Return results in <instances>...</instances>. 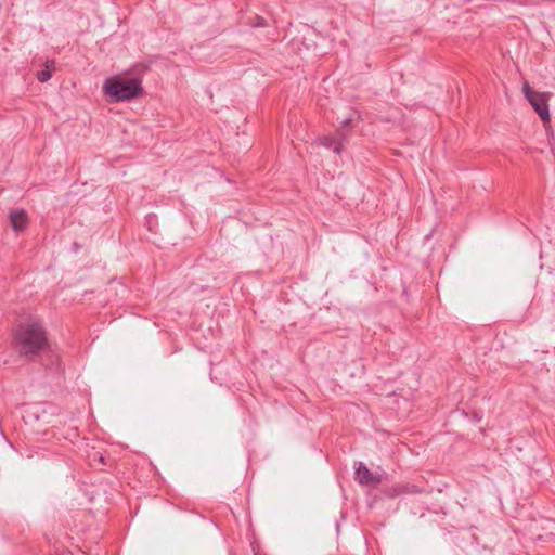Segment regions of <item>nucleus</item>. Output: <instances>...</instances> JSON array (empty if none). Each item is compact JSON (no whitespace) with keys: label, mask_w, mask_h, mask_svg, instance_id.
<instances>
[{"label":"nucleus","mask_w":555,"mask_h":555,"mask_svg":"<svg viewBox=\"0 0 555 555\" xmlns=\"http://www.w3.org/2000/svg\"><path fill=\"white\" fill-rule=\"evenodd\" d=\"M14 343L18 353L31 360L48 346L47 333L41 323L28 320L17 326Z\"/></svg>","instance_id":"f257e3e1"},{"label":"nucleus","mask_w":555,"mask_h":555,"mask_svg":"<svg viewBox=\"0 0 555 555\" xmlns=\"http://www.w3.org/2000/svg\"><path fill=\"white\" fill-rule=\"evenodd\" d=\"M102 89L111 103L128 102L143 94L142 81L138 77L112 76L105 79Z\"/></svg>","instance_id":"f03ea898"},{"label":"nucleus","mask_w":555,"mask_h":555,"mask_svg":"<svg viewBox=\"0 0 555 555\" xmlns=\"http://www.w3.org/2000/svg\"><path fill=\"white\" fill-rule=\"evenodd\" d=\"M524 94L530 105L533 107L535 113L539 115L543 122H547L551 120L550 111H548V96L550 93L546 92H538L531 89L528 82L524 83Z\"/></svg>","instance_id":"7ed1b4c3"},{"label":"nucleus","mask_w":555,"mask_h":555,"mask_svg":"<svg viewBox=\"0 0 555 555\" xmlns=\"http://www.w3.org/2000/svg\"><path fill=\"white\" fill-rule=\"evenodd\" d=\"M430 491H427L424 488H420L418 486L410 482H399L391 487H389L385 494L386 496L390 499H395L397 496L403 495V494H421V493H429Z\"/></svg>","instance_id":"20e7f679"},{"label":"nucleus","mask_w":555,"mask_h":555,"mask_svg":"<svg viewBox=\"0 0 555 555\" xmlns=\"http://www.w3.org/2000/svg\"><path fill=\"white\" fill-rule=\"evenodd\" d=\"M354 478L362 486H376L382 482V478L374 475L363 462L357 464Z\"/></svg>","instance_id":"39448f33"},{"label":"nucleus","mask_w":555,"mask_h":555,"mask_svg":"<svg viewBox=\"0 0 555 555\" xmlns=\"http://www.w3.org/2000/svg\"><path fill=\"white\" fill-rule=\"evenodd\" d=\"M9 217L11 227L15 232H22L27 228L28 216L24 209L12 210Z\"/></svg>","instance_id":"423d86ee"},{"label":"nucleus","mask_w":555,"mask_h":555,"mask_svg":"<svg viewBox=\"0 0 555 555\" xmlns=\"http://www.w3.org/2000/svg\"><path fill=\"white\" fill-rule=\"evenodd\" d=\"M356 119H359V114L354 109H350L348 115L344 117L341 120L337 118L340 125V127L337 129V134L340 138V140H346L348 138L349 131L347 128L350 127Z\"/></svg>","instance_id":"0eeeda50"},{"label":"nucleus","mask_w":555,"mask_h":555,"mask_svg":"<svg viewBox=\"0 0 555 555\" xmlns=\"http://www.w3.org/2000/svg\"><path fill=\"white\" fill-rule=\"evenodd\" d=\"M318 143L326 149H333L336 154H340L343 151V144L337 143L332 137H321L318 139Z\"/></svg>","instance_id":"6e6552de"},{"label":"nucleus","mask_w":555,"mask_h":555,"mask_svg":"<svg viewBox=\"0 0 555 555\" xmlns=\"http://www.w3.org/2000/svg\"><path fill=\"white\" fill-rule=\"evenodd\" d=\"M55 67V62L53 60L46 62V68L38 72L37 79L40 82H47L51 78V69Z\"/></svg>","instance_id":"1a4fd4ad"},{"label":"nucleus","mask_w":555,"mask_h":555,"mask_svg":"<svg viewBox=\"0 0 555 555\" xmlns=\"http://www.w3.org/2000/svg\"><path fill=\"white\" fill-rule=\"evenodd\" d=\"M88 457L91 462V465L93 466L105 465V457L99 451L93 450L91 453H89Z\"/></svg>","instance_id":"9d476101"},{"label":"nucleus","mask_w":555,"mask_h":555,"mask_svg":"<svg viewBox=\"0 0 555 555\" xmlns=\"http://www.w3.org/2000/svg\"><path fill=\"white\" fill-rule=\"evenodd\" d=\"M255 20L256 22L253 24L254 27H263L267 25V22L262 16L257 15Z\"/></svg>","instance_id":"9b49d317"}]
</instances>
